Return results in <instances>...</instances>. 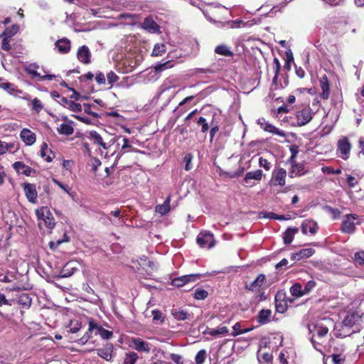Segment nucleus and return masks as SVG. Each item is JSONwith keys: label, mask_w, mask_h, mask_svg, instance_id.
Listing matches in <instances>:
<instances>
[{"label": "nucleus", "mask_w": 364, "mask_h": 364, "mask_svg": "<svg viewBox=\"0 0 364 364\" xmlns=\"http://www.w3.org/2000/svg\"><path fill=\"white\" fill-rule=\"evenodd\" d=\"M358 320V317L355 314H351L347 315L343 321V328L353 327L356 321Z\"/></svg>", "instance_id": "nucleus-33"}, {"label": "nucleus", "mask_w": 364, "mask_h": 364, "mask_svg": "<svg viewBox=\"0 0 364 364\" xmlns=\"http://www.w3.org/2000/svg\"><path fill=\"white\" fill-rule=\"evenodd\" d=\"M215 53L227 57H232L233 55V53L230 50V48L225 44L218 45L215 48Z\"/></svg>", "instance_id": "nucleus-32"}, {"label": "nucleus", "mask_w": 364, "mask_h": 364, "mask_svg": "<svg viewBox=\"0 0 364 364\" xmlns=\"http://www.w3.org/2000/svg\"><path fill=\"white\" fill-rule=\"evenodd\" d=\"M301 232L303 234L306 235L308 232L311 235H315L318 229V224L312 219L304 220L301 225Z\"/></svg>", "instance_id": "nucleus-14"}, {"label": "nucleus", "mask_w": 364, "mask_h": 364, "mask_svg": "<svg viewBox=\"0 0 364 364\" xmlns=\"http://www.w3.org/2000/svg\"><path fill=\"white\" fill-rule=\"evenodd\" d=\"M326 340H327V339H326V337H324V338H323V340H318V339H317V341H318L319 343H317V342H316V343L311 342V343H312V345H313L314 348L316 350H318V351H319V352L322 353V352H323V348H324V344H325V343L326 342Z\"/></svg>", "instance_id": "nucleus-53"}, {"label": "nucleus", "mask_w": 364, "mask_h": 364, "mask_svg": "<svg viewBox=\"0 0 364 364\" xmlns=\"http://www.w3.org/2000/svg\"><path fill=\"white\" fill-rule=\"evenodd\" d=\"M139 26L151 33H160V26L156 23L152 16L146 17Z\"/></svg>", "instance_id": "nucleus-9"}, {"label": "nucleus", "mask_w": 364, "mask_h": 364, "mask_svg": "<svg viewBox=\"0 0 364 364\" xmlns=\"http://www.w3.org/2000/svg\"><path fill=\"white\" fill-rule=\"evenodd\" d=\"M202 277V274H191L187 275H183L181 277L174 278L171 284L176 287H181L189 282H193L196 279H200Z\"/></svg>", "instance_id": "nucleus-11"}, {"label": "nucleus", "mask_w": 364, "mask_h": 364, "mask_svg": "<svg viewBox=\"0 0 364 364\" xmlns=\"http://www.w3.org/2000/svg\"><path fill=\"white\" fill-rule=\"evenodd\" d=\"M93 331H90V328H89L87 331L84 334V336L77 341V343L82 346L85 345L88 341V340L91 338V333Z\"/></svg>", "instance_id": "nucleus-57"}, {"label": "nucleus", "mask_w": 364, "mask_h": 364, "mask_svg": "<svg viewBox=\"0 0 364 364\" xmlns=\"http://www.w3.org/2000/svg\"><path fill=\"white\" fill-rule=\"evenodd\" d=\"M208 295L207 291L201 289H197L194 293V298L198 300L205 299Z\"/></svg>", "instance_id": "nucleus-48"}, {"label": "nucleus", "mask_w": 364, "mask_h": 364, "mask_svg": "<svg viewBox=\"0 0 364 364\" xmlns=\"http://www.w3.org/2000/svg\"><path fill=\"white\" fill-rule=\"evenodd\" d=\"M12 166L18 174H23L26 176H31L33 171L32 168L26 165L22 161H16L13 164Z\"/></svg>", "instance_id": "nucleus-22"}, {"label": "nucleus", "mask_w": 364, "mask_h": 364, "mask_svg": "<svg viewBox=\"0 0 364 364\" xmlns=\"http://www.w3.org/2000/svg\"><path fill=\"white\" fill-rule=\"evenodd\" d=\"M205 358L206 351L205 350H200L196 355L195 362L196 364H203L205 362Z\"/></svg>", "instance_id": "nucleus-47"}, {"label": "nucleus", "mask_w": 364, "mask_h": 364, "mask_svg": "<svg viewBox=\"0 0 364 364\" xmlns=\"http://www.w3.org/2000/svg\"><path fill=\"white\" fill-rule=\"evenodd\" d=\"M0 88L7 91L9 94H14L18 91L16 87L14 84L9 82L0 83Z\"/></svg>", "instance_id": "nucleus-42"}, {"label": "nucleus", "mask_w": 364, "mask_h": 364, "mask_svg": "<svg viewBox=\"0 0 364 364\" xmlns=\"http://www.w3.org/2000/svg\"><path fill=\"white\" fill-rule=\"evenodd\" d=\"M171 314L174 318L178 321H185L190 319L191 318V314H189L187 311L183 309H173L171 310Z\"/></svg>", "instance_id": "nucleus-28"}, {"label": "nucleus", "mask_w": 364, "mask_h": 364, "mask_svg": "<svg viewBox=\"0 0 364 364\" xmlns=\"http://www.w3.org/2000/svg\"><path fill=\"white\" fill-rule=\"evenodd\" d=\"M332 323L331 320L328 318H323L309 325L308 328L311 333V341L319 343L318 340H323L327 336L328 332V326Z\"/></svg>", "instance_id": "nucleus-1"}, {"label": "nucleus", "mask_w": 364, "mask_h": 364, "mask_svg": "<svg viewBox=\"0 0 364 364\" xmlns=\"http://www.w3.org/2000/svg\"><path fill=\"white\" fill-rule=\"evenodd\" d=\"M36 215L38 220V227L42 228V223L48 230H52L55 226V219L47 206H43L36 210Z\"/></svg>", "instance_id": "nucleus-2"}, {"label": "nucleus", "mask_w": 364, "mask_h": 364, "mask_svg": "<svg viewBox=\"0 0 364 364\" xmlns=\"http://www.w3.org/2000/svg\"><path fill=\"white\" fill-rule=\"evenodd\" d=\"M257 124L260 126V127L265 132L272 133L273 134L277 135L280 137H286L287 134L284 131L281 130L272 125V124L266 122L264 118H259L257 121Z\"/></svg>", "instance_id": "nucleus-7"}, {"label": "nucleus", "mask_w": 364, "mask_h": 364, "mask_svg": "<svg viewBox=\"0 0 364 364\" xmlns=\"http://www.w3.org/2000/svg\"><path fill=\"white\" fill-rule=\"evenodd\" d=\"M129 347L137 350L149 353L151 350V345L140 338H132L129 341Z\"/></svg>", "instance_id": "nucleus-5"}, {"label": "nucleus", "mask_w": 364, "mask_h": 364, "mask_svg": "<svg viewBox=\"0 0 364 364\" xmlns=\"http://www.w3.org/2000/svg\"><path fill=\"white\" fill-rule=\"evenodd\" d=\"M229 11L224 6H218L215 7H212L209 11H203V14L206 18L210 21H216V20L213 19L211 16H209V14H211L214 16L216 14H229Z\"/></svg>", "instance_id": "nucleus-21"}, {"label": "nucleus", "mask_w": 364, "mask_h": 364, "mask_svg": "<svg viewBox=\"0 0 364 364\" xmlns=\"http://www.w3.org/2000/svg\"><path fill=\"white\" fill-rule=\"evenodd\" d=\"M77 57L78 60L84 64H89L91 63V52L89 48L86 46H82L78 48Z\"/></svg>", "instance_id": "nucleus-16"}, {"label": "nucleus", "mask_w": 364, "mask_h": 364, "mask_svg": "<svg viewBox=\"0 0 364 364\" xmlns=\"http://www.w3.org/2000/svg\"><path fill=\"white\" fill-rule=\"evenodd\" d=\"M316 286V282L314 280H309L306 283L304 291L305 294H309Z\"/></svg>", "instance_id": "nucleus-61"}, {"label": "nucleus", "mask_w": 364, "mask_h": 364, "mask_svg": "<svg viewBox=\"0 0 364 364\" xmlns=\"http://www.w3.org/2000/svg\"><path fill=\"white\" fill-rule=\"evenodd\" d=\"M299 232L297 228H289L283 234L284 242L286 245L290 244L294 237V235Z\"/></svg>", "instance_id": "nucleus-29"}, {"label": "nucleus", "mask_w": 364, "mask_h": 364, "mask_svg": "<svg viewBox=\"0 0 364 364\" xmlns=\"http://www.w3.org/2000/svg\"><path fill=\"white\" fill-rule=\"evenodd\" d=\"M113 348L114 347L112 344L107 343L103 348L97 350V355L105 360L110 361L112 358V353L113 351Z\"/></svg>", "instance_id": "nucleus-23"}, {"label": "nucleus", "mask_w": 364, "mask_h": 364, "mask_svg": "<svg viewBox=\"0 0 364 364\" xmlns=\"http://www.w3.org/2000/svg\"><path fill=\"white\" fill-rule=\"evenodd\" d=\"M263 176V172L260 169H257L253 171H249L247 172L245 178L243 179L245 185L247 186H252L254 185V183L252 181V180L255 181H261Z\"/></svg>", "instance_id": "nucleus-15"}, {"label": "nucleus", "mask_w": 364, "mask_h": 364, "mask_svg": "<svg viewBox=\"0 0 364 364\" xmlns=\"http://www.w3.org/2000/svg\"><path fill=\"white\" fill-rule=\"evenodd\" d=\"M319 82L322 90L321 97L323 100H327L330 95V86L327 76L326 75L321 76Z\"/></svg>", "instance_id": "nucleus-26"}, {"label": "nucleus", "mask_w": 364, "mask_h": 364, "mask_svg": "<svg viewBox=\"0 0 364 364\" xmlns=\"http://www.w3.org/2000/svg\"><path fill=\"white\" fill-rule=\"evenodd\" d=\"M315 252V250L312 248H306L299 250L297 252L292 253L291 255V259L292 260H300L301 259L308 258L312 256Z\"/></svg>", "instance_id": "nucleus-25"}, {"label": "nucleus", "mask_w": 364, "mask_h": 364, "mask_svg": "<svg viewBox=\"0 0 364 364\" xmlns=\"http://www.w3.org/2000/svg\"><path fill=\"white\" fill-rule=\"evenodd\" d=\"M89 324L90 331H94L95 335H100L102 339L108 340L112 337L113 333L112 331L102 328L93 320H90Z\"/></svg>", "instance_id": "nucleus-12"}, {"label": "nucleus", "mask_w": 364, "mask_h": 364, "mask_svg": "<svg viewBox=\"0 0 364 364\" xmlns=\"http://www.w3.org/2000/svg\"><path fill=\"white\" fill-rule=\"evenodd\" d=\"M197 124L199 126H201V132L205 133L209 129V124L207 122V120L205 118L203 117H200L197 121Z\"/></svg>", "instance_id": "nucleus-46"}, {"label": "nucleus", "mask_w": 364, "mask_h": 364, "mask_svg": "<svg viewBox=\"0 0 364 364\" xmlns=\"http://www.w3.org/2000/svg\"><path fill=\"white\" fill-rule=\"evenodd\" d=\"M15 148L14 144L6 143L0 140V154H5L7 151H11Z\"/></svg>", "instance_id": "nucleus-43"}, {"label": "nucleus", "mask_w": 364, "mask_h": 364, "mask_svg": "<svg viewBox=\"0 0 364 364\" xmlns=\"http://www.w3.org/2000/svg\"><path fill=\"white\" fill-rule=\"evenodd\" d=\"M258 164L260 167H262L267 171H269L272 168V164L263 157L259 158Z\"/></svg>", "instance_id": "nucleus-50"}, {"label": "nucleus", "mask_w": 364, "mask_h": 364, "mask_svg": "<svg viewBox=\"0 0 364 364\" xmlns=\"http://www.w3.org/2000/svg\"><path fill=\"white\" fill-rule=\"evenodd\" d=\"M332 360L333 364H343L344 356L341 354L333 353L332 355Z\"/></svg>", "instance_id": "nucleus-64"}, {"label": "nucleus", "mask_w": 364, "mask_h": 364, "mask_svg": "<svg viewBox=\"0 0 364 364\" xmlns=\"http://www.w3.org/2000/svg\"><path fill=\"white\" fill-rule=\"evenodd\" d=\"M266 283V277L265 275L263 274H259L257 278L250 284H247L245 285V287L247 289L250 291H256L258 289L264 287Z\"/></svg>", "instance_id": "nucleus-18"}, {"label": "nucleus", "mask_w": 364, "mask_h": 364, "mask_svg": "<svg viewBox=\"0 0 364 364\" xmlns=\"http://www.w3.org/2000/svg\"><path fill=\"white\" fill-rule=\"evenodd\" d=\"M325 208L331 214L333 219H338L340 217L341 212L338 209L328 205Z\"/></svg>", "instance_id": "nucleus-58"}, {"label": "nucleus", "mask_w": 364, "mask_h": 364, "mask_svg": "<svg viewBox=\"0 0 364 364\" xmlns=\"http://www.w3.org/2000/svg\"><path fill=\"white\" fill-rule=\"evenodd\" d=\"M166 52V46L164 43H157L152 50L153 56H161Z\"/></svg>", "instance_id": "nucleus-41"}, {"label": "nucleus", "mask_w": 364, "mask_h": 364, "mask_svg": "<svg viewBox=\"0 0 364 364\" xmlns=\"http://www.w3.org/2000/svg\"><path fill=\"white\" fill-rule=\"evenodd\" d=\"M76 269H77L75 267H71L70 262H68L64 266L63 269H62V271L60 272V275L59 276V277L65 278V277H70L71 275L73 274L74 272Z\"/></svg>", "instance_id": "nucleus-36"}, {"label": "nucleus", "mask_w": 364, "mask_h": 364, "mask_svg": "<svg viewBox=\"0 0 364 364\" xmlns=\"http://www.w3.org/2000/svg\"><path fill=\"white\" fill-rule=\"evenodd\" d=\"M351 144L346 136H341L337 142V154L343 160H347L350 156Z\"/></svg>", "instance_id": "nucleus-4"}, {"label": "nucleus", "mask_w": 364, "mask_h": 364, "mask_svg": "<svg viewBox=\"0 0 364 364\" xmlns=\"http://www.w3.org/2000/svg\"><path fill=\"white\" fill-rule=\"evenodd\" d=\"M119 76L114 72V71H109L107 74V80L108 84L110 85L109 88H112L113 86V84L119 80Z\"/></svg>", "instance_id": "nucleus-44"}, {"label": "nucleus", "mask_w": 364, "mask_h": 364, "mask_svg": "<svg viewBox=\"0 0 364 364\" xmlns=\"http://www.w3.org/2000/svg\"><path fill=\"white\" fill-rule=\"evenodd\" d=\"M23 188L26 197L28 201L33 203H36L38 196L36 185L33 183H25L23 184Z\"/></svg>", "instance_id": "nucleus-13"}, {"label": "nucleus", "mask_w": 364, "mask_h": 364, "mask_svg": "<svg viewBox=\"0 0 364 364\" xmlns=\"http://www.w3.org/2000/svg\"><path fill=\"white\" fill-rule=\"evenodd\" d=\"M273 64H274V76L273 77V82L275 83L277 82V80L278 77V75H279V73L280 70L281 65H280L279 60L277 58H275L274 59Z\"/></svg>", "instance_id": "nucleus-49"}, {"label": "nucleus", "mask_w": 364, "mask_h": 364, "mask_svg": "<svg viewBox=\"0 0 364 364\" xmlns=\"http://www.w3.org/2000/svg\"><path fill=\"white\" fill-rule=\"evenodd\" d=\"M290 292L292 296L301 297L305 295L302 286L299 283H296L290 288Z\"/></svg>", "instance_id": "nucleus-37"}, {"label": "nucleus", "mask_w": 364, "mask_h": 364, "mask_svg": "<svg viewBox=\"0 0 364 364\" xmlns=\"http://www.w3.org/2000/svg\"><path fill=\"white\" fill-rule=\"evenodd\" d=\"M70 325V332L72 333H75L78 332L81 328V323L79 322L78 321H71Z\"/></svg>", "instance_id": "nucleus-55"}, {"label": "nucleus", "mask_w": 364, "mask_h": 364, "mask_svg": "<svg viewBox=\"0 0 364 364\" xmlns=\"http://www.w3.org/2000/svg\"><path fill=\"white\" fill-rule=\"evenodd\" d=\"M32 109L36 113H39L43 108L41 101L38 98H34L31 101Z\"/></svg>", "instance_id": "nucleus-45"}, {"label": "nucleus", "mask_w": 364, "mask_h": 364, "mask_svg": "<svg viewBox=\"0 0 364 364\" xmlns=\"http://www.w3.org/2000/svg\"><path fill=\"white\" fill-rule=\"evenodd\" d=\"M139 356L137 353L134 351L129 352L125 355L124 363L125 364H135Z\"/></svg>", "instance_id": "nucleus-40"}, {"label": "nucleus", "mask_w": 364, "mask_h": 364, "mask_svg": "<svg viewBox=\"0 0 364 364\" xmlns=\"http://www.w3.org/2000/svg\"><path fill=\"white\" fill-rule=\"evenodd\" d=\"M314 112L310 107H305L297 110L294 115L296 119L295 125L302 127L307 124L313 118Z\"/></svg>", "instance_id": "nucleus-3"}, {"label": "nucleus", "mask_w": 364, "mask_h": 364, "mask_svg": "<svg viewBox=\"0 0 364 364\" xmlns=\"http://www.w3.org/2000/svg\"><path fill=\"white\" fill-rule=\"evenodd\" d=\"M3 40L1 42V48L4 50L9 51L11 49L10 41L11 38L5 36H2Z\"/></svg>", "instance_id": "nucleus-62"}, {"label": "nucleus", "mask_w": 364, "mask_h": 364, "mask_svg": "<svg viewBox=\"0 0 364 364\" xmlns=\"http://www.w3.org/2000/svg\"><path fill=\"white\" fill-rule=\"evenodd\" d=\"M210 127H211V129L210 131V141H212L215 134L219 131V127L216 122H214L213 120L211 122Z\"/></svg>", "instance_id": "nucleus-59"}, {"label": "nucleus", "mask_w": 364, "mask_h": 364, "mask_svg": "<svg viewBox=\"0 0 364 364\" xmlns=\"http://www.w3.org/2000/svg\"><path fill=\"white\" fill-rule=\"evenodd\" d=\"M203 333L205 335H210L214 337L224 336L229 334V329L226 326H218L216 328L207 327Z\"/></svg>", "instance_id": "nucleus-20"}, {"label": "nucleus", "mask_w": 364, "mask_h": 364, "mask_svg": "<svg viewBox=\"0 0 364 364\" xmlns=\"http://www.w3.org/2000/svg\"><path fill=\"white\" fill-rule=\"evenodd\" d=\"M304 169L305 166L303 163L294 164L289 173V177L293 178L296 176H300L304 175L306 173Z\"/></svg>", "instance_id": "nucleus-27"}, {"label": "nucleus", "mask_w": 364, "mask_h": 364, "mask_svg": "<svg viewBox=\"0 0 364 364\" xmlns=\"http://www.w3.org/2000/svg\"><path fill=\"white\" fill-rule=\"evenodd\" d=\"M358 216L355 214L346 215L341 224V230L343 232L348 234L354 232L355 224H360V223H355V220H358Z\"/></svg>", "instance_id": "nucleus-6"}, {"label": "nucleus", "mask_w": 364, "mask_h": 364, "mask_svg": "<svg viewBox=\"0 0 364 364\" xmlns=\"http://www.w3.org/2000/svg\"><path fill=\"white\" fill-rule=\"evenodd\" d=\"M38 68L39 66L36 63H31L25 68V70L28 74H29L31 76V77H38L41 81L46 80H52L56 77L55 75L46 74L44 75H41L40 73L37 72Z\"/></svg>", "instance_id": "nucleus-8"}, {"label": "nucleus", "mask_w": 364, "mask_h": 364, "mask_svg": "<svg viewBox=\"0 0 364 364\" xmlns=\"http://www.w3.org/2000/svg\"><path fill=\"white\" fill-rule=\"evenodd\" d=\"M72 122L68 123H63L57 128V131L60 134L69 136L73 134L74 129L72 126Z\"/></svg>", "instance_id": "nucleus-31"}, {"label": "nucleus", "mask_w": 364, "mask_h": 364, "mask_svg": "<svg viewBox=\"0 0 364 364\" xmlns=\"http://www.w3.org/2000/svg\"><path fill=\"white\" fill-rule=\"evenodd\" d=\"M18 26L16 24H14L10 27L6 28L1 36H5L11 38L14 35H16L18 33Z\"/></svg>", "instance_id": "nucleus-38"}, {"label": "nucleus", "mask_w": 364, "mask_h": 364, "mask_svg": "<svg viewBox=\"0 0 364 364\" xmlns=\"http://www.w3.org/2000/svg\"><path fill=\"white\" fill-rule=\"evenodd\" d=\"M87 137L94 144L100 146L103 149L106 150L110 146L104 141L102 136L96 131H90Z\"/></svg>", "instance_id": "nucleus-19"}, {"label": "nucleus", "mask_w": 364, "mask_h": 364, "mask_svg": "<svg viewBox=\"0 0 364 364\" xmlns=\"http://www.w3.org/2000/svg\"><path fill=\"white\" fill-rule=\"evenodd\" d=\"M354 260L356 265L364 264V251H360L355 254Z\"/></svg>", "instance_id": "nucleus-51"}, {"label": "nucleus", "mask_w": 364, "mask_h": 364, "mask_svg": "<svg viewBox=\"0 0 364 364\" xmlns=\"http://www.w3.org/2000/svg\"><path fill=\"white\" fill-rule=\"evenodd\" d=\"M321 170L323 173H326V174L338 175L341 173V168L334 169L333 168L330 167V166H323V167H322Z\"/></svg>", "instance_id": "nucleus-54"}, {"label": "nucleus", "mask_w": 364, "mask_h": 364, "mask_svg": "<svg viewBox=\"0 0 364 364\" xmlns=\"http://www.w3.org/2000/svg\"><path fill=\"white\" fill-rule=\"evenodd\" d=\"M20 136L23 142L28 146L33 144L36 140V134L28 129H23L21 132Z\"/></svg>", "instance_id": "nucleus-24"}, {"label": "nucleus", "mask_w": 364, "mask_h": 364, "mask_svg": "<svg viewBox=\"0 0 364 364\" xmlns=\"http://www.w3.org/2000/svg\"><path fill=\"white\" fill-rule=\"evenodd\" d=\"M67 108L73 112H80L82 110L81 105L79 103L74 102L73 101H70L69 102V105Z\"/></svg>", "instance_id": "nucleus-60"}, {"label": "nucleus", "mask_w": 364, "mask_h": 364, "mask_svg": "<svg viewBox=\"0 0 364 364\" xmlns=\"http://www.w3.org/2000/svg\"><path fill=\"white\" fill-rule=\"evenodd\" d=\"M53 181L55 184H56L57 186H58L60 188H62L65 193H67L69 196H70L71 198H73V193L70 192V188L66 185H64L63 183H62L61 182H60L59 181L53 178Z\"/></svg>", "instance_id": "nucleus-52"}, {"label": "nucleus", "mask_w": 364, "mask_h": 364, "mask_svg": "<svg viewBox=\"0 0 364 364\" xmlns=\"http://www.w3.org/2000/svg\"><path fill=\"white\" fill-rule=\"evenodd\" d=\"M172 66L173 65H171L168 61H167L166 63L156 65L154 68L157 72H162L168 68H171Z\"/></svg>", "instance_id": "nucleus-63"}, {"label": "nucleus", "mask_w": 364, "mask_h": 364, "mask_svg": "<svg viewBox=\"0 0 364 364\" xmlns=\"http://www.w3.org/2000/svg\"><path fill=\"white\" fill-rule=\"evenodd\" d=\"M272 312L269 309H262L259 311L257 319L261 324H264L269 321Z\"/></svg>", "instance_id": "nucleus-35"}, {"label": "nucleus", "mask_w": 364, "mask_h": 364, "mask_svg": "<svg viewBox=\"0 0 364 364\" xmlns=\"http://www.w3.org/2000/svg\"><path fill=\"white\" fill-rule=\"evenodd\" d=\"M55 46L60 53H66L70 50V43L68 39H61L55 43Z\"/></svg>", "instance_id": "nucleus-34"}, {"label": "nucleus", "mask_w": 364, "mask_h": 364, "mask_svg": "<svg viewBox=\"0 0 364 364\" xmlns=\"http://www.w3.org/2000/svg\"><path fill=\"white\" fill-rule=\"evenodd\" d=\"M197 242L200 247L211 248L215 245L213 235L208 232H200L197 237Z\"/></svg>", "instance_id": "nucleus-10"}, {"label": "nucleus", "mask_w": 364, "mask_h": 364, "mask_svg": "<svg viewBox=\"0 0 364 364\" xmlns=\"http://www.w3.org/2000/svg\"><path fill=\"white\" fill-rule=\"evenodd\" d=\"M287 171L283 168H279L272 173V180L275 185L284 186L286 183Z\"/></svg>", "instance_id": "nucleus-17"}, {"label": "nucleus", "mask_w": 364, "mask_h": 364, "mask_svg": "<svg viewBox=\"0 0 364 364\" xmlns=\"http://www.w3.org/2000/svg\"><path fill=\"white\" fill-rule=\"evenodd\" d=\"M170 203H171V196H168L164 203L161 205H158L155 208V211L159 213L161 215H164L169 212L170 210Z\"/></svg>", "instance_id": "nucleus-30"}, {"label": "nucleus", "mask_w": 364, "mask_h": 364, "mask_svg": "<svg viewBox=\"0 0 364 364\" xmlns=\"http://www.w3.org/2000/svg\"><path fill=\"white\" fill-rule=\"evenodd\" d=\"M95 81L99 85H105L106 78L105 74L101 71H97L95 74Z\"/></svg>", "instance_id": "nucleus-56"}, {"label": "nucleus", "mask_w": 364, "mask_h": 364, "mask_svg": "<svg viewBox=\"0 0 364 364\" xmlns=\"http://www.w3.org/2000/svg\"><path fill=\"white\" fill-rule=\"evenodd\" d=\"M18 302L23 306L28 308L31 304V299L30 298L28 294L23 293L21 295H19L18 298Z\"/></svg>", "instance_id": "nucleus-39"}]
</instances>
